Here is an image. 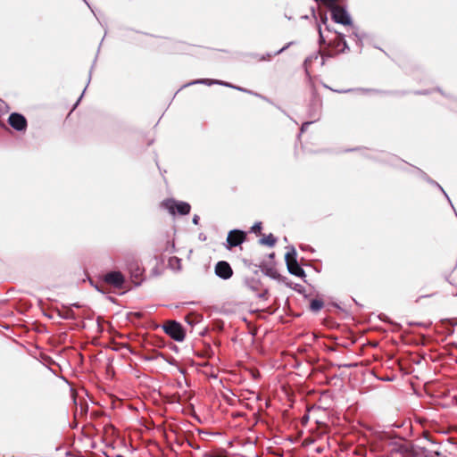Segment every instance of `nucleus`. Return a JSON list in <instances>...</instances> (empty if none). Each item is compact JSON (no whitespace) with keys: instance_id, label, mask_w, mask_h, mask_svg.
Returning <instances> with one entry per match:
<instances>
[{"instance_id":"1","label":"nucleus","mask_w":457,"mask_h":457,"mask_svg":"<svg viewBox=\"0 0 457 457\" xmlns=\"http://www.w3.org/2000/svg\"><path fill=\"white\" fill-rule=\"evenodd\" d=\"M296 251L294 247H292L285 256L286 263L287 266V270L290 274L295 275L299 278H303L305 276V272L303 269L298 264L296 260Z\"/></svg>"},{"instance_id":"2","label":"nucleus","mask_w":457,"mask_h":457,"mask_svg":"<svg viewBox=\"0 0 457 457\" xmlns=\"http://www.w3.org/2000/svg\"><path fill=\"white\" fill-rule=\"evenodd\" d=\"M162 207L166 209L171 215H175L176 212L180 215L188 214L190 212V204L186 202H177L173 199H167L162 203Z\"/></svg>"},{"instance_id":"3","label":"nucleus","mask_w":457,"mask_h":457,"mask_svg":"<svg viewBox=\"0 0 457 457\" xmlns=\"http://www.w3.org/2000/svg\"><path fill=\"white\" fill-rule=\"evenodd\" d=\"M163 329L167 335L178 342H182L185 339V331L182 326L177 321H168Z\"/></svg>"},{"instance_id":"4","label":"nucleus","mask_w":457,"mask_h":457,"mask_svg":"<svg viewBox=\"0 0 457 457\" xmlns=\"http://www.w3.org/2000/svg\"><path fill=\"white\" fill-rule=\"evenodd\" d=\"M332 19L335 22L343 25H350L352 23L349 13L341 6H336L331 10Z\"/></svg>"},{"instance_id":"5","label":"nucleus","mask_w":457,"mask_h":457,"mask_svg":"<svg viewBox=\"0 0 457 457\" xmlns=\"http://www.w3.org/2000/svg\"><path fill=\"white\" fill-rule=\"evenodd\" d=\"M104 282L114 287L121 288L124 284L125 278L121 272L111 271L104 275Z\"/></svg>"},{"instance_id":"6","label":"nucleus","mask_w":457,"mask_h":457,"mask_svg":"<svg viewBox=\"0 0 457 457\" xmlns=\"http://www.w3.org/2000/svg\"><path fill=\"white\" fill-rule=\"evenodd\" d=\"M392 453H399L402 457H414L411 445L409 443H395L391 447Z\"/></svg>"},{"instance_id":"7","label":"nucleus","mask_w":457,"mask_h":457,"mask_svg":"<svg viewBox=\"0 0 457 457\" xmlns=\"http://www.w3.org/2000/svg\"><path fill=\"white\" fill-rule=\"evenodd\" d=\"M215 274L222 279H228L232 277L233 270L228 262L220 261L215 265Z\"/></svg>"},{"instance_id":"8","label":"nucleus","mask_w":457,"mask_h":457,"mask_svg":"<svg viewBox=\"0 0 457 457\" xmlns=\"http://www.w3.org/2000/svg\"><path fill=\"white\" fill-rule=\"evenodd\" d=\"M8 122L11 127L18 131L25 130L27 128V120L25 117L17 112H12L9 116Z\"/></svg>"},{"instance_id":"9","label":"nucleus","mask_w":457,"mask_h":457,"mask_svg":"<svg viewBox=\"0 0 457 457\" xmlns=\"http://www.w3.org/2000/svg\"><path fill=\"white\" fill-rule=\"evenodd\" d=\"M245 239V232L237 229L231 230L227 237L228 248L236 247L241 245Z\"/></svg>"},{"instance_id":"10","label":"nucleus","mask_w":457,"mask_h":457,"mask_svg":"<svg viewBox=\"0 0 457 457\" xmlns=\"http://www.w3.org/2000/svg\"><path fill=\"white\" fill-rule=\"evenodd\" d=\"M198 83L199 84H205V85H208V86H212V85L217 84V85H222V86H225V87H234V88H236L237 90H241V91L244 90L241 87H234V86H232L231 84L228 83V82H224V81L217 80V79H197V80L192 82L191 84H198Z\"/></svg>"},{"instance_id":"11","label":"nucleus","mask_w":457,"mask_h":457,"mask_svg":"<svg viewBox=\"0 0 457 457\" xmlns=\"http://www.w3.org/2000/svg\"><path fill=\"white\" fill-rule=\"evenodd\" d=\"M276 237L272 235V234H270L264 237H262L261 240H260V243L262 245H269L270 247L274 246L275 244H276Z\"/></svg>"},{"instance_id":"12","label":"nucleus","mask_w":457,"mask_h":457,"mask_svg":"<svg viewBox=\"0 0 457 457\" xmlns=\"http://www.w3.org/2000/svg\"><path fill=\"white\" fill-rule=\"evenodd\" d=\"M324 303L321 300H319V299H313L311 301V303H310V309L314 312H319L320 310L322 309Z\"/></svg>"},{"instance_id":"13","label":"nucleus","mask_w":457,"mask_h":457,"mask_svg":"<svg viewBox=\"0 0 457 457\" xmlns=\"http://www.w3.org/2000/svg\"><path fill=\"white\" fill-rule=\"evenodd\" d=\"M262 230V223L261 222H256L253 227H252V231L254 232V233H260Z\"/></svg>"},{"instance_id":"14","label":"nucleus","mask_w":457,"mask_h":457,"mask_svg":"<svg viewBox=\"0 0 457 457\" xmlns=\"http://www.w3.org/2000/svg\"><path fill=\"white\" fill-rule=\"evenodd\" d=\"M337 37H340V39L343 43L344 48H347L348 47L347 44H346L345 40L344 39L343 36L341 34H339Z\"/></svg>"},{"instance_id":"15","label":"nucleus","mask_w":457,"mask_h":457,"mask_svg":"<svg viewBox=\"0 0 457 457\" xmlns=\"http://www.w3.org/2000/svg\"><path fill=\"white\" fill-rule=\"evenodd\" d=\"M291 45V43L287 44L286 46L282 47L280 50H278L276 54H281L283 51H285L289 46Z\"/></svg>"},{"instance_id":"16","label":"nucleus","mask_w":457,"mask_h":457,"mask_svg":"<svg viewBox=\"0 0 457 457\" xmlns=\"http://www.w3.org/2000/svg\"><path fill=\"white\" fill-rule=\"evenodd\" d=\"M319 34H320V42H324V37H323V35H322V32H321V29L320 27L319 26Z\"/></svg>"},{"instance_id":"17","label":"nucleus","mask_w":457,"mask_h":457,"mask_svg":"<svg viewBox=\"0 0 457 457\" xmlns=\"http://www.w3.org/2000/svg\"><path fill=\"white\" fill-rule=\"evenodd\" d=\"M310 124H311V122H304V123L302 125L301 130H302V131L306 130V128H307Z\"/></svg>"},{"instance_id":"18","label":"nucleus","mask_w":457,"mask_h":457,"mask_svg":"<svg viewBox=\"0 0 457 457\" xmlns=\"http://www.w3.org/2000/svg\"><path fill=\"white\" fill-rule=\"evenodd\" d=\"M198 221H199V216L195 215V216L193 217V223H194V224H195V225H197V224H198Z\"/></svg>"},{"instance_id":"19","label":"nucleus","mask_w":457,"mask_h":457,"mask_svg":"<svg viewBox=\"0 0 457 457\" xmlns=\"http://www.w3.org/2000/svg\"><path fill=\"white\" fill-rule=\"evenodd\" d=\"M438 187L440 188V190L445 194V195L447 197V199L449 200V197L448 195H446V193L444 191L443 187H441L439 185H437Z\"/></svg>"},{"instance_id":"20","label":"nucleus","mask_w":457,"mask_h":457,"mask_svg":"<svg viewBox=\"0 0 457 457\" xmlns=\"http://www.w3.org/2000/svg\"><path fill=\"white\" fill-rule=\"evenodd\" d=\"M321 20H322V22H323V23H326V21H327L328 18H327V16H326V15H324V16H322V17H321Z\"/></svg>"},{"instance_id":"21","label":"nucleus","mask_w":457,"mask_h":457,"mask_svg":"<svg viewBox=\"0 0 457 457\" xmlns=\"http://www.w3.org/2000/svg\"><path fill=\"white\" fill-rule=\"evenodd\" d=\"M308 62H310V60H309V59H306V60H305V62H304V63L306 64Z\"/></svg>"},{"instance_id":"22","label":"nucleus","mask_w":457,"mask_h":457,"mask_svg":"<svg viewBox=\"0 0 457 457\" xmlns=\"http://www.w3.org/2000/svg\"><path fill=\"white\" fill-rule=\"evenodd\" d=\"M83 1L89 6V4H87V2L86 0H83Z\"/></svg>"}]
</instances>
